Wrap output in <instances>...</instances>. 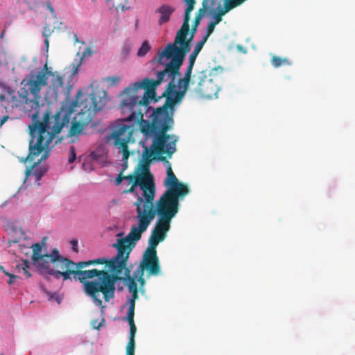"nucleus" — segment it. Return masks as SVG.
<instances>
[{
	"label": "nucleus",
	"mask_w": 355,
	"mask_h": 355,
	"mask_svg": "<svg viewBox=\"0 0 355 355\" xmlns=\"http://www.w3.org/2000/svg\"><path fill=\"white\" fill-rule=\"evenodd\" d=\"M175 83L169 82L162 96L166 98L165 103L159 107L153 110L150 115V121L144 119V112L148 110V104H143L144 93L128 92L123 91L120 109L123 113H130L128 118L132 121L136 119L139 123V130L146 140H153L151 146L154 150L159 153H164L171 157L176 151V143L178 137L174 135H169L168 132L174 125V107L179 103L182 97L175 92Z\"/></svg>",
	"instance_id": "1"
},
{
	"label": "nucleus",
	"mask_w": 355,
	"mask_h": 355,
	"mask_svg": "<svg viewBox=\"0 0 355 355\" xmlns=\"http://www.w3.org/2000/svg\"><path fill=\"white\" fill-rule=\"evenodd\" d=\"M105 261L103 257L76 263L62 257L55 248L51 251V257L42 270L56 279L62 277L64 281L71 279L73 275L72 278L75 281L78 280L83 283L85 294L91 297L97 306H102L103 301L99 298V293L103 294L106 302L113 299L116 291L115 282L120 278L116 275H111L105 268L83 269L91 265H103Z\"/></svg>",
	"instance_id": "2"
},
{
	"label": "nucleus",
	"mask_w": 355,
	"mask_h": 355,
	"mask_svg": "<svg viewBox=\"0 0 355 355\" xmlns=\"http://www.w3.org/2000/svg\"><path fill=\"white\" fill-rule=\"evenodd\" d=\"M68 112L62 111L56 114L51 121H49V114L44 115L42 121H40L38 111L32 115L33 123L29 125V135L31 139L28 146V155L26 160L34 161L37 157L40 158L31 168L25 171L26 179L30 176H34L35 181H40L46 173V169L37 166L49 155L53 140L56 135L59 134L62 127L69 122V115Z\"/></svg>",
	"instance_id": "3"
},
{
	"label": "nucleus",
	"mask_w": 355,
	"mask_h": 355,
	"mask_svg": "<svg viewBox=\"0 0 355 355\" xmlns=\"http://www.w3.org/2000/svg\"><path fill=\"white\" fill-rule=\"evenodd\" d=\"M106 103L105 93H104V96H98L95 93L84 96L81 91L79 90L77 92L76 100L71 101L69 103L66 102L65 104H63L59 112L52 117L49 116V121H51L53 117L62 111L66 113L70 112L69 115V119H71V115L75 111V108L78 107L79 110L72 119L71 127L67 135V137L71 139V142H74L78 140L79 136L85 133V128L92 121L96 113L101 110ZM47 113L50 116V113L48 111L44 115ZM44 117V116H43ZM69 123L65 124L62 128L67 125Z\"/></svg>",
	"instance_id": "4"
},
{
	"label": "nucleus",
	"mask_w": 355,
	"mask_h": 355,
	"mask_svg": "<svg viewBox=\"0 0 355 355\" xmlns=\"http://www.w3.org/2000/svg\"><path fill=\"white\" fill-rule=\"evenodd\" d=\"M144 201L141 196L137 195V200L134 205L136 206L138 226L133 225L125 238L118 239L116 243L112 245V247L117 250L115 257L111 259L104 258L106 261L104 265L109 269L111 275H116L118 277L117 273L121 272L126 266L130 254L135 246V242L141 239V234L147 230L153 220V213L150 211H146L144 207Z\"/></svg>",
	"instance_id": "5"
},
{
	"label": "nucleus",
	"mask_w": 355,
	"mask_h": 355,
	"mask_svg": "<svg viewBox=\"0 0 355 355\" xmlns=\"http://www.w3.org/2000/svg\"><path fill=\"white\" fill-rule=\"evenodd\" d=\"M164 154L157 152L151 145L149 147L144 146L142 153L143 162H140L135 168V173L123 176L121 173L115 180L116 184H120L123 180L128 181V184H131V187L128 190L124 191L123 193H132L135 191V187L139 186L143 191L142 198L144 200H145V193H147L148 191L153 190L154 194H155L153 176L150 172V165L153 159L168 162L166 157L163 156Z\"/></svg>",
	"instance_id": "6"
},
{
	"label": "nucleus",
	"mask_w": 355,
	"mask_h": 355,
	"mask_svg": "<svg viewBox=\"0 0 355 355\" xmlns=\"http://www.w3.org/2000/svg\"><path fill=\"white\" fill-rule=\"evenodd\" d=\"M48 76L51 77V87L58 92V89L63 86L62 76L57 71L53 72L48 69L47 64L39 71L35 76H31L29 79H24L21 87L19 90V96L23 102L30 105L32 109L39 107L40 93L44 86L48 85Z\"/></svg>",
	"instance_id": "7"
},
{
	"label": "nucleus",
	"mask_w": 355,
	"mask_h": 355,
	"mask_svg": "<svg viewBox=\"0 0 355 355\" xmlns=\"http://www.w3.org/2000/svg\"><path fill=\"white\" fill-rule=\"evenodd\" d=\"M155 196V194L153 190L146 192L144 207L146 211H150L153 213V219L156 215L158 216L149 238L148 246L156 249L158 244L166 239V233L171 228V220L178 214L179 208L156 202L154 207Z\"/></svg>",
	"instance_id": "8"
},
{
	"label": "nucleus",
	"mask_w": 355,
	"mask_h": 355,
	"mask_svg": "<svg viewBox=\"0 0 355 355\" xmlns=\"http://www.w3.org/2000/svg\"><path fill=\"white\" fill-rule=\"evenodd\" d=\"M168 63L165 64L164 70L157 73V80L144 78L141 82H135L132 85L128 86L125 89V93L139 92L140 90L145 89L144 92L143 104H147L155 98L156 88L163 81L171 79L170 82L175 83V78L181 76L180 67L182 65L184 59L173 55ZM162 64L164 63L162 62Z\"/></svg>",
	"instance_id": "9"
},
{
	"label": "nucleus",
	"mask_w": 355,
	"mask_h": 355,
	"mask_svg": "<svg viewBox=\"0 0 355 355\" xmlns=\"http://www.w3.org/2000/svg\"><path fill=\"white\" fill-rule=\"evenodd\" d=\"M121 111L122 110H121ZM121 112L123 115L127 114V116H125L124 119L121 120L117 121L114 125L110 139L113 140L114 146L121 150L123 155L122 159L126 164L130 156L128 144L135 142V139L132 137L135 130L134 125L128 124L127 122H135V124L139 125V123L137 122L136 119L132 121L128 120V118L130 113Z\"/></svg>",
	"instance_id": "10"
},
{
	"label": "nucleus",
	"mask_w": 355,
	"mask_h": 355,
	"mask_svg": "<svg viewBox=\"0 0 355 355\" xmlns=\"http://www.w3.org/2000/svg\"><path fill=\"white\" fill-rule=\"evenodd\" d=\"M166 174L164 186L167 189L155 202L179 208V201L189 193V189L187 184L178 180L170 164L167 167Z\"/></svg>",
	"instance_id": "11"
},
{
	"label": "nucleus",
	"mask_w": 355,
	"mask_h": 355,
	"mask_svg": "<svg viewBox=\"0 0 355 355\" xmlns=\"http://www.w3.org/2000/svg\"><path fill=\"white\" fill-rule=\"evenodd\" d=\"M189 20L184 19L183 24L177 33L174 43L168 44L164 49L159 53V63L163 64L162 60L164 57L169 59L175 55L182 59L185 58L187 53L191 49L190 43L193 37V34H191L190 37L187 39L189 31Z\"/></svg>",
	"instance_id": "12"
},
{
	"label": "nucleus",
	"mask_w": 355,
	"mask_h": 355,
	"mask_svg": "<svg viewBox=\"0 0 355 355\" xmlns=\"http://www.w3.org/2000/svg\"><path fill=\"white\" fill-rule=\"evenodd\" d=\"M138 272H146V277L158 276L161 273V266L157 249L148 247L137 269Z\"/></svg>",
	"instance_id": "13"
},
{
	"label": "nucleus",
	"mask_w": 355,
	"mask_h": 355,
	"mask_svg": "<svg viewBox=\"0 0 355 355\" xmlns=\"http://www.w3.org/2000/svg\"><path fill=\"white\" fill-rule=\"evenodd\" d=\"M193 85H196V93L205 97H211L216 93V86L212 79L208 78L207 70L197 71L193 76L191 81Z\"/></svg>",
	"instance_id": "14"
},
{
	"label": "nucleus",
	"mask_w": 355,
	"mask_h": 355,
	"mask_svg": "<svg viewBox=\"0 0 355 355\" xmlns=\"http://www.w3.org/2000/svg\"><path fill=\"white\" fill-rule=\"evenodd\" d=\"M31 248L33 249V263L36 268L42 270L43 268H45L46 264L51 257V253L42 254V245L39 243L33 244Z\"/></svg>",
	"instance_id": "15"
},
{
	"label": "nucleus",
	"mask_w": 355,
	"mask_h": 355,
	"mask_svg": "<svg viewBox=\"0 0 355 355\" xmlns=\"http://www.w3.org/2000/svg\"><path fill=\"white\" fill-rule=\"evenodd\" d=\"M191 73L192 70L187 68L184 77L182 78H180L178 81L176 87H178V89L177 90L176 88H175V92L182 98L185 96L189 88L191 82Z\"/></svg>",
	"instance_id": "16"
},
{
	"label": "nucleus",
	"mask_w": 355,
	"mask_h": 355,
	"mask_svg": "<svg viewBox=\"0 0 355 355\" xmlns=\"http://www.w3.org/2000/svg\"><path fill=\"white\" fill-rule=\"evenodd\" d=\"M175 8L168 4H162L155 10V13L159 15L158 24L162 26L170 20L171 15L174 12Z\"/></svg>",
	"instance_id": "17"
},
{
	"label": "nucleus",
	"mask_w": 355,
	"mask_h": 355,
	"mask_svg": "<svg viewBox=\"0 0 355 355\" xmlns=\"http://www.w3.org/2000/svg\"><path fill=\"white\" fill-rule=\"evenodd\" d=\"M205 44V42H203L202 40H201L197 43L194 50L189 55V64L187 66L188 69L193 70V67L196 59L198 55L199 54V53L200 52V51L202 50Z\"/></svg>",
	"instance_id": "18"
},
{
	"label": "nucleus",
	"mask_w": 355,
	"mask_h": 355,
	"mask_svg": "<svg viewBox=\"0 0 355 355\" xmlns=\"http://www.w3.org/2000/svg\"><path fill=\"white\" fill-rule=\"evenodd\" d=\"M135 313H127V320L130 325L129 340H135L137 328L134 322Z\"/></svg>",
	"instance_id": "19"
},
{
	"label": "nucleus",
	"mask_w": 355,
	"mask_h": 355,
	"mask_svg": "<svg viewBox=\"0 0 355 355\" xmlns=\"http://www.w3.org/2000/svg\"><path fill=\"white\" fill-rule=\"evenodd\" d=\"M271 64L275 67L278 68L282 65H291V62L287 58H281L277 55H273L271 58Z\"/></svg>",
	"instance_id": "20"
},
{
	"label": "nucleus",
	"mask_w": 355,
	"mask_h": 355,
	"mask_svg": "<svg viewBox=\"0 0 355 355\" xmlns=\"http://www.w3.org/2000/svg\"><path fill=\"white\" fill-rule=\"evenodd\" d=\"M17 268L18 269V272L24 274L26 279L31 277V274L29 271L31 266L28 261L23 260L21 263L17 265Z\"/></svg>",
	"instance_id": "21"
},
{
	"label": "nucleus",
	"mask_w": 355,
	"mask_h": 355,
	"mask_svg": "<svg viewBox=\"0 0 355 355\" xmlns=\"http://www.w3.org/2000/svg\"><path fill=\"white\" fill-rule=\"evenodd\" d=\"M117 275L120 279L116 280L115 283L121 280L126 282L127 281L135 279L134 275L132 277L130 275V270L129 268H126V266L121 272L117 273Z\"/></svg>",
	"instance_id": "22"
},
{
	"label": "nucleus",
	"mask_w": 355,
	"mask_h": 355,
	"mask_svg": "<svg viewBox=\"0 0 355 355\" xmlns=\"http://www.w3.org/2000/svg\"><path fill=\"white\" fill-rule=\"evenodd\" d=\"M132 297L128 300L129 308L127 313H135V301L139 297L138 291L131 292Z\"/></svg>",
	"instance_id": "23"
},
{
	"label": "nucleus",
	"mask_w": 355,
	"mask_h": 355,
	"mask_svg": "<svg viewBox=\"0 0 355 355\" xmlns=\"http://www.w3.org/2000/svg\"><path fill=\"white\" fill-rule=\"evenodd\" d=\"M184 1L187 5V6L185 9L184 19H185L187 20H190V14L194 8L196 0H184Z\"/></svg>",
	"instance_id": "24"
},
{
	"label": "nucleus",
	"mask_w": 355,
	"mask_h": 355,
	"mask_svg": "<svg viewBox=\"0 0 355 355\" xmlns=\"http://www.w3.org/2000/svg\"><path fill=\"white\" fill-rule=\"evenodd\" d=\"M150 46L148 41H144L137 51V55L139 57H143V56L146 55V53L150 50Z\"/></svg>",
	"instance_id": "25"
},
{
	"label": "nucleus",
	"mask_w": 355,
	"mask_h": 355,
	"mask_svg": "<svg viewBox=\"0 0 355 355\" xmlns=\"http://www.w3.org/2000/svg\"><path fill=\"white\" fill-rule=\"evenodd\" d=\"M44 291L48 296L49 300H55L59 304L61 303L62 299L57 293H51L46 290H44Z\"/></svg>",
	"instance_id": "26"
},
{
	"label": "nucleus",
	"mask_w": 355,
	"mask_h": 355,
	"mask_svg": "<svg viewBox=\"0 0 355 355\" xmlns=\"http://www.w3.org/2000/svg\"><path fill=\"white\" fill-rule=\"evenodd\" d=\"M216 26V25L215 24H214L213 21H210L209 23V24L207 26V33H206L205 35L203 37V38L202 39V40L203 42H207V40H208L209 37L210 36V35L214 31Z\"/></svg>",
	"instance_id": "27"
},
{
	"label": "nucleus",
	"mask_w": 355,
	"mask_h": 355,
	"mask_svg": "<svg viewBox=\"0 0 355 355\" xmlns=\"http://www.w3.org/2000/svg\"><path fill=\"white\" fill-rule=\"evenodd\" d=\"M135 340H128L126 346V355H135Z\"/></svg>",
	"instance_id": "28"
},
{
	"label": "nucleus",
	"mask_w": 355,
	"mask_h": 355,
	"mask_svg": "<svg viewBox=\"0 0 355 355\" xmlns=\"http://www.w3.org/2000/svg\"><path fill=\"white\" fill-rule=\"evenodd\" d=\"M204 12L203 8H200L199 10V12ZM200 20H201V15H200V13H199V15L195 17L194 24L191 29V34H193V35H194L195 32L196 31L197 27L199 25Z\"/></svg>",
	"instance_id": "29"
},
{
	"label": "nucleus",
	"mask_w": 355,
	"mask_h": 355,
	"mask_svg": "<svg viewBox=\"0 0 355 355\" xmlns=\"http://www.w3.org/2000/svg\"><path fill=\"white\" fill-rule=\"evenodd\" d=\"M144 272H138L137 270L134 272L135 279L136 278H137V280H138L139 283L140 284L141 287L144 286L146 284V281L144 277Z\"/></svg>",
	"instance_id": "30"
},
{
	"label": "nucleus",
	"mask_w": 355,
	"mask_h": 355,
	"mask_svg": "<svg viewBox=\"0 0 355 355\" xmlns=\"http://www.w3.org/2000/svg\"><path fill=\"white\" fill-rule=\"evenodd\" d=\"M126 282L130 293L138 291L137 284L135 279L127 281Z\"/></svg>",
	"instance_id": "31"
},
{
	"label": "nucleus",
	"mask_w": 355,
	"mask_h": 355,
	"mask_svg": "<svg viewBox=\"0 0 355 355\" xmlns=\"http://www.w3.org/2000/svg\"><path fill=\"white\" fill-rule=\"evenodd\" d=\"M53 31L54 29L51 28L50 25L46 24L42 32V35L44 37V38H49L53 33Z\"/></svg>",
	"instance_id": "32"
},
{
	"label": "nucleus",
	"mask_w": 355,
	"mask_h": 355,
	"mask_svg": "<svg viewBox=\"0 0 355 355\" xmlns=\"http://www.w3.org/2000/svg\"><path fill=\"white\" fill-rule=\"evenodd\" d=\"M76 158V149L74 146H71L69 148V158H68V162L69 163H73Z\"/></svg>",
	"instance_id": "33"
},
{
	"label": "nucleus",
	"mask_w": 355,
	"mask_h": 355,
	"mask_svg": "<svg viewBox=\"0 0 355 355\" xmlns=\"http://www.w3.org/2000/svg\"><path fill=\"white\" fill-rule=\"evenodd\" d=\"M3 273L10 277L9 280L8 281V284L9 285H12L15 282V279H18L19 277L12 274H10V272L7 271H3Z\"/></svg>",
	"instance_id": "34"
},
{
	"label": "nucleus",
	"mask_w": 355,
	"mask_h": 355,
	"mask_svg": "<svg viewBox=\"0 0 355 355\" xmlns=\"http://www.w3.org/2000/svg\"><path fill=\"white\" fill-rule=\"evenodd\" d=\"M120 81V78L117 76H112L107 78V82L111 86L116 85Z\"/></svg>",
	"instance_id": "35"
},
{
	"label": "nucleus",
	"mask_w": 355,
	"mask_h": 355,
	"mask_svg": "<svg viewBox=\"0 0 355 355\" xmlns=\"http://www.w3.org/2000/svg\"><path fill=\"white\" fill-rule=\"evenodd\" d=\"M130 50H131V47L129 44H125L123 46V47L122 49V53L125 57H126L129 54Z\"/></svg>",
	"instance_id": "36"
},
{
	"label": "nucleus",
	"mask_w": 355,
	"mask_h": 355,
	"mask_svg": "<svg viewBox=\"0 0 355 355\" xmlns=\"http://www.w3.org/2000/svg\"><path fill=\"white\" fill-rule=\"evenodd\" d=\"M92 327L94 329H99L100 327L102 326V322H99L98 321V320H94L92 322Z\"/></svg>",
	"instance_id": "37"
},
{
	"label": "nucleus",
	"mask_w": 355,
	"mask_h": 355,
	"mask_svg": "<svg viewBox=\"0 0 355 355\" xmlns=\"http://www.w3.org/2000/svg\"><path fill=\"white\" fill-rule=\"evenodd\" d=\"M71 244L72 245V250H73V251L75 252H78V241L77 240H72L71 241Z\"/></svg>",
	"instance_id": "38"
},
{
	"label": "nucleus",
	"mask_w": 355,
	"mask_h": 355,
	"mask_svg": "<svg viewBox=\"0 0 355 355\" xmlns=\"http://www.w3.org/2000/svg\"><path fill=\"white\" fill-rule=\"evenodd\" d=\"M46 6H47V8L49 9V10L52 13V15H53L54 17H56L55 15V10L53 9V8L52 7L51 4L50 2H48L47 4H46Z\"/></svg>",
	"instance_id": "39"
},
{
	"label": "nucleus",
	"mask_w": 355,
	"mask_h": 355,
	"mask_svg": "<svg viewBox=\"0 0 355 355\" xmlns=\"http://www.w3.org/2000/svg\"><path fill=\"white\" fill-rule=\"evenodd\" d=\"M236 49L237 50L239 51V52H241L242 53H247V50L245 47H243L242 45L241 44H238L236 46Z\"/></svg>",
	"instance_id": "40"
},
{
	"label": "nucleus",
	"mask_w": 355,
	"mask_h": 355,
	"mask_svg": "<svg viewBox=\"0 0 355 355\" xmlns=\"http://www.w3.org/2000/svg\"><path fill=\"white\" fill-rule=\"evenodd\" d=\"M221 20H222V16L217 14V15L215 17V21H213V23L215 24L216 25H217L220 21H221Z\"/></svg>",
	"instance_id": "41"
},
{
	"label": "nucleus",
	"mask_w": 355,
	"mask_h": 355,
	"mask_svg": "<svg viewBox=\"0 0 355 355\" xmlns=\"http://www.w3.org/2000/svg\"><path fill=\"white\" fill-rule=\"evenodd\" d=\"M44 44H45V46H46V49L48 50L49 46V38H45V40H44Z\"/></svg>",
	"instance_id": "42"
},
{
	"label": "nucleus",
	"mask_w": 355,
	"mask_h": 355,
	"mask_svg": "<svg viewBox=\"0 0 355 355\" xmlns=\"http://www.w3.org/2000/svg\"><path fill=\"white\" fill-rule=\"evenodd\" d=\"M7 119H8V116H3L2 118V119L1 120L0 125H2L6 121Z\"/></svg>",
	"instance_id": "43"
},
{
	"label": "nucleus",
	"mask_w": 355,
	"mask_h": 355,
	"mask_svg": "<svg viewBox=\"0 0 355 355\" xmlns=\"http://www.w3.org/2000/svg\"><path fill=\"white\" fill-rule=\"evenodd\" d=\"M87 53H89V55H90V53H90V51H89V49H87V50L83 53V56L85 57Z\"/></svg>",
	"instance_id": "44"
},
{
	"label": "nucleus",
	"mask_w": 355,
	"mask_h": 355,
	"mask_svg": "<svg viewBox=\"0 0 355 355\" xmlns=\"http://www.w3.org/2000/svg\"><path fill=\"white\" fill-rule=\"evenodd\" d=\"M14 93H15V91L10 89L9 94H13Z\"/></svg>",
	"instance_id": "45"
},
{
	"label": "nucleus",
	"mask_w": 355,
	"mask_h": 355,
	"mask_svg": "<svg viewBox=\"0 0 355 355\" xmlns=\"http://www.w3.org/2000/svg\"><path fill=\"white\" fill-rule=\"evenodd\" d=\"M17 241L16 240H13V241H9V243L10 244L11 243H17Z\"/></svg>",
	"instance_id": "46"
},
{
	"label": "nucleus",
	"mask_w": 355,
	"mask_h": 355,
	"mask_svg": "<svg viewBox=\"0 0 355 355\" xmlns=\"http://www.w3.org/2000/svg\"><path fill=\"white\" fill-rule=\"evenodd\" d=\"M0 270L3 272V271H6L3 266H0Z\"/></svg>",
	"instance_id": "47"
},
{
	"label": "nucleus",
	"mask_w": 355,
	"mask_h": 355,
	"mask_svg": "<svg viewBox=\"0 0 355 355\" xmlns=\"http://www.w3.org/2000/svg\"><path fill=\"white\" fill-rule=\"evenodd\" d=\"M218 69H220V71H223V68H222V67H219L218 68ZM215 70H217V69L216 68V69H215Z\"/></svg>",
	"instance_id": "48"
},
{
	"label": "nucleus",
	"mask_w": 355,
	"mask_h": 355,
	"mask_svg": "<svg viewBox=\"0 0 355 355\" xmlns=\"http://www.w3.org/2000/svg\"><path fill=\"white\" fill-rule=\"evenodd\" d=\"M3 98H4V96H3V95H1V96H0V99H1V100H3Z\"/></svg>",
	"instance_id": "49"
},
{
	"label": "nucleus",
	"mask_w": 355,
	"mask_h": 355,
	"mask_svg": "<svg viewBox=\"0 0 355 355\" xmlns=\"http://www.w3.org/2000/svg\"><path fill=\"white\" fill-rule=\"evenodd\" d=\"M121 234H122L121 233H119V234H117V236H121Z\"/></svg>",
	"instance_id": "50"
}]
</instances>
